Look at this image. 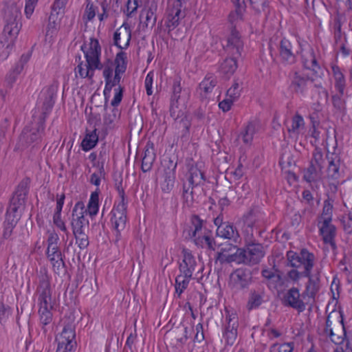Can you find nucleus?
<instances>
[{
  "label": "nucleus",
  "mask_w": 352,
  "mask_h": 352,
  "mask_svg": "<svg viewBox=\"0 0 352 352\" xmlns=\"http://www.w3.org/2000/svg\"><path fill=\"white\" fill-rule=\"evenodd\" d=\"M255 133L256 124L254 122H249L239 137L242 138L244 144L250 145L253 141Z\"/></svg>",
  "instance_id": "obj_39"
},
{
  "label": "nucleus",
  "mask_w": 352,
  "mask_h": 352,
  "mask_svg": "<svg viewBox=\"0 0 352 352\" xmlns=\"http://www.w3.org/2000/svg\"><path fill=\"white\" fill-rule=\"evenodd\" d=\"M184 16V12L171 8L169 11L168 20L166 21V27L168 28V32L175 29L179 24V20Z\"/></svg>",
  "instance_id": "obj_35"
},
{
  "label": "nucleus",
  "mask_w": 352,
  "mask_h": 352,
  "mask_svg": "<svg viewBox=\"0 0 352 352\" xmlns=\"http://www.w3.org/2000/svg\"><path fill=\"white\" fill-rule=\"evenodd\" d=\"M76 325L75 324H67L59 335L56 337V340L58 342V345L61 346H67L73 350H76Z\"/></svg>",
  "instance_id": "obj_14"
},
{
  "label": "nucleus",
  "mask_w": 352,
  "mask_h": 352,
  "mask_svg": "<svg viewBox=\"0 0 352 352\" xmlns=\"http://www.w3.org/2000/svg\"><path fill=\"white\" fill-rule=\"evenodd\" d=\"M39 308H54L55 300L52 298V293L36 295Z\"/></svg>",
  "instance_id": "obj_47"
},
{
  "label": "nucleus",
  "mask_w": 352,
  "mask_h": 352,
  "mask_svg": "<svg viewBox=\"0 0 352 352\" xmlns=\"http://www.w3.org/2000/svg\"><path fill=\"white\" fill-rule=\"evenodd\" d=\"M228 325L239 327V318L235 309H225Z\"/></svg>",
  "instance_id": "obj_56"
},
{
  "label": "nucleus",
  "mask_w": 352,
  "mask_h": 352,
  "mask_svg": "<svg viewBox=\"0 0 352 352\" xmlns=\"http://www.w3.org/2000/svg\"><path fill=\"white\" fill-rule=\"evenodd\" d=\"M99 195L97 192H93L91 195L87 208L85 210H87L85 213H88L91 217L96 215L98 212L99 208Z\"/></svg>",
  "instance_id": "obj_43"
},
{
  "label": "nucleus",
  "mask_w": 352,
  "mask_h": 352,
  "mask_svg": "<svg viewBox=\"0 0 352 352\" xmlns=\"http://www.w3.org/2000/svg\"><path fill=\"white\" fill-rule=\"evenodd\" d=\"M252 8L254 10L256 13L260 14L261 12L268 13L267 8L268 4L267 0H249Z\"/></svg>",
  "instance_id": "obj_52"
},
{
  "label": "nucleus",
  "mask_w": 352,
  "mask_h": 352,
  "mask_svg": "<svg viewBox=\"0 0 352 352\" xmlns=\"http://www.w3.org/2000/svg\"><path fill=\"white\" fill-rule=\"evenodd\" d=\"M126 54L122 51L118 52L116 54L115 58V76L113 78H111V82L113 83L115 86L120 85V82L121 80L120 74L125 72L126 69Z\"/></svg>",
  "instance_id": "obj_26"
},
{
  "label": "nucleus",
  "mask_w": 352,
  "mask_h": 352,
  "mask_svg": "<svg viewBox=\"0 0 352 352\" xmlns=\"http://www.w3.org/2000/svg\"><path fill=\"white\" fill-rule=\"evenodd\" d=\"M118 110L116 108H113L111 110V113H106L104 115L103 118V123L105 126L106 130L107 129H111L114 126V122L117 117V113Z\"/></svg>",
  "instance_id": "obj_50"
},
{
  "label": "nucleus",
  "mask_w": 352,
  "mask_h": 352,
  "mask_svg": "<svg viewBox=\"0 0 352 352\" xmlns=\"http://www.w3.org/2000/svg\"><path fill=\"white\" fill-rule=\"evenodd\" d=\"M162 164L163 173L176 174L177 162H175L170 157H166L163 160Z\"/></svg>",
  "instance_id": "obj_55"
},
{
  "label": "nucleus",
  "mask_w": 352,
  "mask_h": 352,
  "mask_svg": "<svg viewBox=\"0 0 352 352\" xmlns=\"http://www.w3.org/2000/svg\"><path fill=\"white\" fill-rule=\"evenodd\" d=\"M252 8L254 10L256 13L260 14L261 12L268 13L267 8L268 4L267 0H249Z\"/></svg>",
  "instance_id": "obj_53"
},
{
  "label": "nucleus",
  "mask_w": 352,
  "mask_h": 352,
  "mask_svg": "<svg viewBox=\"0 0 352 352\" xmlns=\"http://www.w3.org/2000/svg\"><path fill=\"white\" fill-rule=\"evenodd\" d=\"M324 333L329 336L334 344L343 343L346 338V329L342 309H333L328 314Z\"/></svg>",
  "instance_id": "obj_4"
},
{
  "label": "nucleus",
  "mask_w": 352,
  "mask_h": 352,
  "mask_svg": "<svg viewBox=\"0 0 352 352\" xmlns=\"http://www.w3.org/2000/svg\"><path fill=\"white\" fill-rule=\"evenodd\" d=\"M300 294L296 288H292L288 291L284 298V305L290 306L292 308H302L304 306L302 302L299 300Z\"/></svg>",
  "instance_id": "obj_33"
},
{
  "label": "nucleus",
  "mask_w": 352,
  "mask_h": 352,
  "mask_svg": "<svg viewBox=\"0 0 352 352\" xmlns=\"http://www.w3.org/2000/svg\"><path fill=\"white\" fill-rule=\"evenodd\" d=\"M331 292L332 293L331 300L328 302L326 308H340L339 305V285L336 283L335 280H333L331 285Z\"/></svg>",
  "instance_id": "obj_46"
},
{
  "label": "nucleus",
  "mask_w": 352,
  "mask_h": 352,
  "mask_svg": "<svg viewBox=\"0 0 352 352\" xmlns=\"http://www.w3.org/2000/svg\"><path fill=\"white\" fill-rule=\"evenodd\" d=\"M50 276L45 267H41L36 273V295L52 293Z\"/></svg>",
  "instance_id": "obj_19"
},
{
  "label": "nucleus",
  "mask_w": 352,
  "mask_h": 352,
  "mask_svg": "<svg viewBox=\"0 0 352 352\" xmlns=\"http://www.w3.org/2000/svg\"><path fill=\"white\" fill-rule=\"evenodd\" d=\"M332 208L333 206L330 203L324 201L322 213L320 221H327L328 222H331Z\"/></svg>",
  "instance_id": "obj_61"
},
{
  "label": "nucleus",
  "mask_w": 352,
  "mask_h": 352,
  "mask_svg": "<svg viewBox=\"0 0 352 352\" xmlns=\"http://www.w3.org/2000/svg\"><path fill=\"white\" fill-rule=\"evenodd\" d=\"M323 164L324 159L322 150L317 145H316L315 149L313 152V160L309 166V178L313 174L315 175L313 178L320 177V171Z\"/></svg>",
  "instance_id": "obj_24"
},
{
  "label": "nucleus",
  "mask_w": 352,
  "mask_h": 352,
  "mask_svg": "<svg viewBox=\"0 0 352 352\" xmlns=\"http://www.w3.org/2000/svg\"><path fill=\"white\" fill-rule=\"evenodd\" d=\"M223 47L229 56H241V52L243 50V42L235 26L232 27L231 34L228 36L226 44L223 45Z\"/></svg>",
  "instance_id": "obj_13"
},
{
  "label": "nucleus",
  "mask_w": 352,
  "mask_h": 352,
  "mask_svg": "<svg viewBox=\"0 0 352 352\" xmlns=\"http://www.w3.org/2000/svg\"><path fill=\"white\" fill-rule=\"evenodd\" d=\"M190 221L194 227V230L192 232L191 237L194 238L199 234V232L202 230L204 221L201 219L197 214H193L191 217Z\"/></svg>",
  "instance_id": "obj_54"
},
{
  "label": "nucleus",
  "mask_w": 352,
  "mask_h": 352,
  "mask_svg": "<svg viewBox=\"0 0 352 352\" xmlns=\"http://www.w3.org/2000/svg\"><path fill=\"white\" fill-rule=\"evenodd\" d=\"M217 84V78L213 74H207L204 80L199 83V89L202 97L211 93Z\"/></svg>",
  "instance_id": "obj_30"
},
{
  "label": "nucleus",
  "mask_w": 352,
  "mask_h": 352,
  "mask_svg": "<svg viewBox=\"0 0 352 352\" xmlns=\"http://www.w3.org/2000/svg\"><path fill=\"white\" fill-rule=\"evenodd\" d=\"M341 222L343 226L344 231L346 234L352 233V214L348 213L344 214L341 219Z\"/></svg>",
  "instance_id": "obj_58"
},
{
  "label": "nucleus",
  "mask_w": 352,
  "mask_h": 352,
  "mask_svg": "<svg viewBox=\"0 0 352 352\" xmlns=\"http://www.w3.org/2000/svg\"><path fill=\"white\" fill-rule=\"evenodd\" d=\"M188 327H178L171 332L172 336L175 338L177 344L182 346L188 340Z\"/></svg>",
  "instance_id": "obj_42"
},
{
  "label": "nucleus",
  "mask_w": 352,
  "mask_h": 352,
  "mask_svg": "<svg viewBox=\"0 0 352 352\" xmlns=\"http://www.w3.org/2000/svg\"><path fill=\"white\" fill-rule=\"evenodd\" d=\"M195 243L201 248H207L210 250H215L216 243L211 236V231L205 230L203 235L198 234L193 238Z\"/></svg>",
  "instance_id": "obj_31"
},
{
  "label": "nucleus",
  "mask_w": 352,
  "mask_h": 352,
  "mask_svg": "<svg viewBox=\"0 0 352 352\" xmlns=\"http://www.w3.org/2000/svg\"><path fill=\"white\" fill-rule=\"evenodd\" d=\"M239 57L230 56L226 58L220 65L221 72L228 76L233 74L238 67L237 58Z\"/></svg>",
  "instance_id": "obj_34"
},
{
  "label": "nucleus",
  "mask_w": 352,
  "mask_h": 352,
  "mask_svg": "<svg viewBox=\"0 0 352 352\" xmlns=\"http://www.w3.org/2000/svg\"><path fill=\"white\" fill-rule=\"evenodd\" d=\"M57 87L52 85L47 87L43 91L44 100L42 105L41 115L38 118H43L44 123L48 114L51 112L56 96Z\"/></svg>",
  "instance_id": "obj_17"
},
{
  "label": "nucleus",
  "mask_w": 352,
  "mask_h": 352,
  "mask_svg": "<svg viewBox=\"0 0 352 352\" xmlns=\"http://www.w3.org/2000/svg\"><path fill=\"white\" fill-rule=\"evenodd\" d=\"M157 4L155 1H152L148 8L141 11L140 19L144 26L153 28L157 21L156 11Z\"/></svg>",
  "instance_id": "obj_25"
},
{
  "label": "nucleus",
  "mask_w": 352,
  "mask_h": 352,
  "mask_svg": "<svg viewBox=\"0 0 352 352\" xmlns=\"http://www.w3.org/2000/svg\"><path fill=\"white\" fill-rule=\"evenodd\" d=\"M331 69L334 78L335 88L341 96H343L344 94V89L346 87L345 76L342 72L341 69L338 65H332Z\"/></svg>",
  "instance_id": "obj_32"
},
{
  "label": "nucleus",
  "mask_w": 352,
  "mask_h": 352,
  "mask_svg": "<svg viewBox=\"0 0 352 352\" xmlns=\"http://www.w3.org/2000/svg\"><path fill=\"white\" fill-rule=\"evenodd\" d=\"M85 45H82L81 50L85 54L86 63H80L76 68V72L78 73L82 78H89L91 79L94 75L95 69L102 68L100 60L101 47L98 39L91 38L89 47L88 50H85Z\"/></svg>",
  "instance_id": "obj_3"
},
{
  "label": "nucleus",
  "mask_w": 352,
  "mask_h": 352,
  "mask_svg": "<svg viewBox=\"0 0 352 352\" xmlns=\"http://www.w3.org/2000/svg\"><path fill=\"white\" fill-rule=\"evenodd\" d=\"M307 80L298 72H296L290 87L297 93H302L307 87Z\"/></svg>",
  "instance_id": "obj_45"
},
{
  "label": "nucleus",
  "mask_w": 352,
  "mask_h": 352,
  "mask_svg": "<svg viewBox=\"0 0 352 352\" xmlns=\"http://www.w3.org/2000/svg\"><path fill=\"white\" fill-rule=\"evenodd\" d=\"M82 314H78L76 309H67L65 314V318L63 319L64 325L67 324H75L77 318H81Z\"/></svg>",
  "instance_id": "obj_57"
},
{
  "label": "nucleus",
  "mask_w": 352,
  "mask_h": 352,
  "mask_svg": "<svg viewBox=\"0 0 352 352\" xmlns=\"http://www.w3.org/2000/svg\"><path fill=\"white\" fill-rule=\"evenodd\" d=\"M176 174L162 173L160 181V188L163 192L169 193L173 188Z\"/></svg>",
  "instance_id": "obj_37"
},
{
  "label": "nucleus",
  "mask_w": 352,
  "mask_h": 352,
  "mask_svg": "<svg viewBox=\"0 0 352 352\" xmlns=\"http://www.w3.org/2000/svg\"><path fill=\"white\" fill-rule=\"evenodd\" d=\"M23 69V63H16L14 67L8 74L6 82L7 85L10 88L12 87V85L15 82L18 75L21 72Z\"/></svg>",
  "instance_id": "obj_48"
},
{
  "label": "nucleus",
  "mask_w": 352,
  "mask_h": 352,
  "mask_svg": "<svg viewBox=\"0 0 352 352\" xmlns=\"http://www.w3.org/2000/svg\"><path fill=\"white\" fill-rule=\"evenodd\" d=\"M155 158L154 144L148 141L144 148V155L142 158L141 165L142 170L144 173L149 171L152 168Z\"/></svg>",
  "instance_id": "obj_22"
},
{
  "label": "nucleus",
  "mask_w": 352,
  "mask_h": 352,
  "mask_svg": "<svg viewBox=\"0 0 352 352\" xmlns=\"http://www.w3.org/2000/svg\"><path fill=\"white\" fill-rule=\"evenodd\" d=\"M30 184V178L23 179L12 194L9 206L7 208L6 220L3 223L2 236L4 239L10 238L13 229L21 217L29 192Z\"/></svg>",
  "instance_id": "obj_1"
},
{
  "label": "nucleus",
  "mask_w": 352,
  "mask_h": 352,
  "mask_svg": "<svg viewBox=\"0 0 352 352\" xmlns=\"http://www.w3.org/2000/svg\"><path fill=\"white\" fill-rule=\"evenodd\" d=\"M115 95L111 100V104L113 107V108H116L117 106L120 104L122 100L124 87L121 86H118V88L114 89Z\"/></svg>",
  "instance_id": "obj_62"
},
{
  "label": "nucleus",
  "mask_w": 352,
  "mask_h": 352,
  "mask_svg": "<svg viewBox=\"0 0 352 352\" xmlns=\"http://www.w3.org/2000/svg\"><path fill=\"white\" fill-rule=\"evenodd\" d=\"M241 248L232 243H224L220 245V250L215 256V262H219L221 265L230 264L232 263H241V258L244 254H242Z\"/></svg>",
  "instance_id": "obj_7"
},
{
  "label": "nucleus",
  "mask_w": 352,
  "mask_h": 352,
  "mask_svg": "<svg viewBox=\"0 0 352 352\" xmlns=\"http://www.w3.org/2000/svg\"><path fill=\"white\" fill-rule=\"evenodd\" d=\"M85 206L82 201H78L72 210L71 226L73 233L85 232L88 228L89 221L85 219Z\"/></svg>",
  "instance_id": "obj_12"
},
{
  "label": "nucleus",
  "mask_w": 352,
  "mask_h": 352,
  "mask_svg": "<svg viewBox=\"0 0 352 352\" xmlns=\"http://www.w3.org/2000/svg\"><path fill=\"white\" fill-rule=\"evenodd\" d=\"M52 247H54V245H50V249H47L46 254L52 265L54 272L59 274L65 267V263L59 248H54Z\"/></svg>",
  "instance_id": "obj_20"
},
{
  "label": "nucleus",
  "mask_w": 352,
  "mask_h": 352,
  "mask_svg": "<svg viewBox=\"0 0 352 352\" xmlns=\"http://www.w3.org/2000/svg\"><path fill=\"white\" fill-rule=\"evenodd\" d=\"M251 279V272L248 269H238L231 276V280L236 289H242L247 287Z\"/></svg>",
  "instance_id": "obj_21"
},
{
  "label": "nucleus",
  "mask_w": 352,
  "mask_h": 352,
  "mask_svg": "<svg viewBox=\"0 0 352 352\" xmlns=\"http://www.w3.org/2000/svg\"><path fill=\"white\" fill-rule=\"evenodd\" d=\"M205 182L204 173L197 167L192 166L188 170V184H183L182 196L186 202L193 200L194 188L203 185Z\"/></svg>",
  "instance_id": "obj_8"
},
{
  "label": "nucleus",
  "mask_w": 352,
  "mask_h": 352,
  "mask_svg": "<svg viewBox=\"0 0 352 352\" xmlns=\"http://www.w3.org/2000/svg\"><path fill=\"white\" fill-rule=\"evenodd\" d=\"M96 131L97 129H94L92 131L86 134L81 142V147L83 151H88L96 145L98 141V135L96 133Z\"/></svg>",
  "instance_id": "obj_38"
},
{
  "label": "nucleus",
  "mask_w": 352,
  "mask_h": 352,
  "mask_svg": "<svg viewBox=\"0 0 352 352\" xmlns=\"http://www.w3.org/2000/svg\"><path fill=\"white\" fill-rule=\"evenodd\" d=\"M127 204L128 201H120L118 205L113 207L111 212V221L113 228L116 230V243L120 239V232L126 226L127 220Z\"/></svg>",
  "instance_id": "obj_10"
},
{
  "label": "nucleus",
  "mask_w": 352,
  "mask_h": 352,
  "mask_svg": "<svg viewBox=\"0 0 352 352\" xmlns=\"http://www.w3.org/2000/svg\"><path fill=\"white\" fill-rule=\"evenodd\" d=\"M264 214L258 208H252L247 214H244V222L249 228L257 226L264 220Z\"/></svg>",
  "instance_id": "obj_29"
},
{
  "label": "nucleus",
  "mask_w": 352,
  "mask_h": 352,
  "mask_svg": "<svg viewBox=\"0 0 352 352\" xmlns=\"http://www.w3.org/2000/svg\"><path fill=\"white\" fill-rule=\"evenodd\" d=\"M4 19L6 25L0 37V58L6 59L12 50L14 41L21 28L20 7L12 3L5 9Z\"/></svg>",
  "instance_id": "obj_2"
},
{
  "label": "nucleus",
  "mask_w": 352,
  "mask_h": 352,
  "mask_svg": "<svg viewBox=\"0 0 352 352\" xmlns=\"http://www.w3.org/2000/svg\"><path fill=\"white\" fill-rule=\"evenodd\" d=\"M113 182L115 188L117 190L119 197L121 199L120 201H127L125 199L124 190L122 186V174H116L113 175Z\"/></svg>",
  "instance_id": "obj_49"
},
{
  "label": "nucleus",
  "mask_w": 352,
  "mask_h": 352,
  "mask_svg": "<svg viewBox=\"0 0 352 352\" xmlns=\"http://www.w3.org/2000/svg\"><path fill=\"white\" fill-rule=\"evenodd\" d=\"M173 95L171 97V102L170 107V114L175 113V107H177L178 100L180 98V94L182 92L181 80L180 78H175L173 82Z\"/></svg>",
  "instance_id": "obj_36"
},
{
  "label": "nucleus",
  "mask_w": 352,
  "mask_h": 352,
  "mask_svg": "<svg viewBox=\"0 0 352 352\" xmlns=\"http://www.w3.org/2000/svg\"><path fill=\"white\" fill-rule=\"evenodd\" d=\"M97 10L98 7L95 6L89 0H87L85 15H86L88 21H91L95 17Z\"/></svg>",
  "instance_id": "obj_63"
},
{
  "label": "nucleus",
  "mask_w": 352,
  "mask_h": 352,
  "mask_svg": "<svg viewBox=\"0 0 352 352\" xmlns=\"http://www.w3.org/2000/svg\"><path fill=\"white\" fill-rule=\"evenodd\" d=\"M324 69L318 64L315 56L311 59V68H309V81L315 83L318 91L317 101L325 100L328 98L326 89L322 87L324 80Z\"/></svg>",
  "instance_id": "obj_11"
},
{
  "label": "nucleus",
  "mask_w": 352,
  "mask_h": 352,
  "mask_svg": "<svg viewBox=\"0 0 352 352\" xmlns=\"http://www.w3.org/2000/svg\"><path fill=\"white\" fill-rule=\"evenodd\" d=\"M57 19V15L54 13L51 12L49 16V23L47 27L46 35L52 34L56 30V20Z\"/></svg>",
  "instance_id": "obj_64"
},
{
  "label": "nucleus",
  "mask_w": 352,
  "mask_h": 352,
  "mask_svg": "<svg viewBox=\"0 0 352 352\" xmlns=\"http://www.w3.org/2000/svg\"><path fill=\"white\" fill-rule=\"evenodd\" d=\"M44 133V119L34 118L33 121L23 129L19 137V143L23 147H34L41 142Z\"/></svg>",
  "instance_id": "obj_5"
},
{
  "label": "nucleus",
  "mask_w": 352,
  "mask_h": 352,
  "mask_svg": "<svg viewBox=\"0 0 352 352\" xmlns=\"http://www.w3.org/2000/svg\"><path fill=\"white\" fill-rule=\"evenodd\" d=\"M40 321L43 325H47L52 321L53 314L51 309H38Z\"/></svg>",
  "instance_id": "obj_60"
},
{
  "label": "nucleus",
  "mask_w": 352,
  "mask_h": 352,
  "mask_svg": "<svg viewBox=\"0 0 352 352\" xmlns=\"http://www.w3.org/2000/svg\"><path fill=\"white\" fill-rule=\"evenodd\" d=\"M182 254V261L179 263V272L184 274V277L192 278L197 265L195 258L188 250L184 249Z\"/></svg>",
  "instance_id": "obj_18"
},
{
  "label": "nucleus",
  "mask_w": 352,
  "mask_h": 352,
  "mask_svg": "<svg viewBox=\"0 0 352 352\" xmlns=\"http://www.w3.org/2000/svg\"><path fill=\"white\" fill-rule=\"evenodd\" d=\"M287 265L294 267L288 272V277L296 281L302 277H308V251L302 249L300 255L293 251L287 253Z\"/></svg>",
  "instance_id": "obj_6"
},
{
  "label": "nucleus",
  "mask_w": 352,
  "mask_h": 352,
  "mask_svg": "<svg viewBox=\"0 0 352 352\" xmlns=\"http://www.w3.org/2000/svg\"><path fill=\"white\" fill-rule=\"evenodd\" d=\"M131 39V30L127 23H124L113 34V43L119 49H126Z\"/></svg>",
  "instance_id": "obj_16"
},
{
  "label": "nucleus",
  "mask_w": 352,
  "mask_h": 352,
  "mask_svg": "<svg viewBox=\"0 0 352 352\" xmlns=\"http://www.w3.org/2000/svg\"><path fill=\"white\" fill-rule=\"evenodd\" d=\"M175 124L178 129H182L181 138L184 140H187L190 135V120L185 116L179 120L176 118Z\"/></svg>",
  "instance_id": "obj_40"
},
{
  "label": "nucleus",
  "mask_w": 352,
  "mask_h": 352,
  "mask_svg": "<svg viewBox=\"0 0 352 352\" xmlns=\"http://www.w3.org/2000/svg\"><path fill=\"white\" fill-rule=\"evenodd\" d=\"M243 252L241 254H244L241 258V263L254 265L258 264L265 255V250L263 245L256 243L255 240H250L245 242V249L241 248Z\"/></svg>",
  "instance_id": "obj_9"
},
{
  "label": "nucleus",
  "mask_w": 352,
  "mask_h": 352,
  "mask_svg": "<svg viewBox=\"0 0 352 352\" xmlns=\"http://www.w3.org/2000/svg\"><path fill=\"white\" fill-rule=\"evenodd\" d=\"M279 55L283 62L288 64H292L295 62V52L289 40L283 38L280 41L279 45Z\"/></svg>",
  "instance_id": "obj_27"
},
{
  "label": "nucleus",
  "mask_w": 352,
  "mask_h": 352,
  "mask_svg": "<svg viewBox=\"0 0 352 352\" xmlns=\"http://www.w3.org/2000/svg\"><path fill=\"white\" fill-rule=\"evenodd\" d=\"M238 327L227 325L223 332V338L226 341V344L232 346L237 338Z\"/></svg>",
  "instance_id": "obj_44"
},
{
  "label": "nucleus",
  "mask_w": 352,
  "mask_h": 352,
  "mask_svg": "<svg viewBox=\"0 0 352 352\" xmlns=\"http://www.w3.org/2000/svg\"><path fill=\"white\" fill-rule=\"evenodd\" d=\"M76 239V243L80 249L84 250L87 248L89 244L88 235L85 232H80L73 233Z\"/></svg>",
  "instance_id": "obj_51"
},
{
  "label": "nucleus",
  "mask_w": 352,
  "mask_h": 352,
  "mask_svg": "<svg viewBox=\"0 0 352 352\" xmlns=\"http://www.w3.org/2000/svg\"><path fill=\"white\" fill-rule=\"evenodd\" d=\"M242 87H240L239 82H234L232 86L227 91L226 96L236 100L240 95Z\"/></svg>",
  "instance_id": "obj_59"
},
{
  "label": "nucleus",
  "mask_w": 352,
  "mask_h": 352,
  "mask_svg": "<svg viewBox=\"0 0 352 352\" xmlns=\"http://www.w3.org/2000/svg\"><path fill=\"white\" fill-rule=\"evenodd\" d=\"M265 295L263 290L251 291L248 300V305L251 308L257 307L265 301Z\"/></svg>",
  "instance_id": "obj_41"
},
{
  "label": "nucleus",
  "mask_w": 352,
  "mask_h": 352,
  "mask_svg": "<svg viewBox=\"0 0 352 352\" xmlns=\"http://www.w3.org/2000/svg\"><path fill=\"white\" fill-rule=\"evenodd\" d=\"M216 234L221 238L232 240L234 242H236L239 238L237 229L228 221H226L219 229H217Z\"/></svg>",
  "instance_id": "obj_28"
},
{
  "label": "nucleus",
  "mask_w": 352,
  "mask_h": 352,
  "mask_svg": "<svg viewBox=\"0 0 352 352\" xmlns=\"http://www.w3.org/2000/svg\"><path fill=\"white\" fill-rule=\"evenodd\" d=\"M320 234L322 237L324 243L329 244L333 251L337 250L336 243V228L331 222L327 221H319L318 222Z\"/></svg>",
  "instance_id": "obj_15"
},
{
  "label": "nucleus",
  "mask_w": 352,
  "mask_h": 352,
  "mask_svg": "<svg viewBox=\"0 0 352 352\" xmlns=\"http://www.w3.org/2000/svg\"><path fill=\"white\" fill-rule=\"evenodd\" d=\"M309 308H318L320 304L318 303L320 300L322 296L319 294L320 288V280L318 276L311 278L309 276Z\"/></svg>",
  "instance_id": "obj_23"
}]
</instances>
